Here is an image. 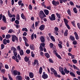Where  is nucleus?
I'll use <instances>...</instances> for the list:
<instances>
[{"instance_id":"obj_1","label":"nucleus","mask_w":80,"mask_h":80,"mask_svg":"<svg viewBox=\"0 0 80 80\" xmlns=\"http://www.w3.org/2000/svg\"><path fill=\"white\" fill-rule=\"evenodd\" d=\"M11 51H13V53L14 54V55L12 57V58L13 60H15L17 63H18L19 62V61L18 59L17 58V49L15 48L12 47L11 48Z\"/></svg>"},{"instance_id":"obj_2","label":"nucleus","mask_w":80,"mask_h":80,"mask_svg":"<svg viewBox=\"0 0 80 80\" xmlns=\"http://www.w3.org/2000/svg\"><path fill=\"white\" fill-rule=\"evenodd\" d=\"M2 19V20L4 23H7V18L5 17V15H2V14H1L0 15V20H1Z\"/></svg>"},{"instance_id":"obj_3","label":"nucleus","mask_w":80,"mask_h":80,"mask_svg":"<svg viewBox=\"0 0 80 80\" xmlns=\"http://www.w3.org/2000/svg\"><path fill=\"white\" fill-rule=\"evenodd\" d=\"M49 18L51 21H55L56 20V18L54 14H52L51 15V16H49Z\"/></svg>"},{"instance_id":"obj_4","label":"nucleus","mask_w":80,"mask_h":80,"mask_svg":"<svg viewBox=\"0 0 80 80\" xmlns=\"http://www.w3.org/2000/svg\"><path fill=\"white\" fill-rule=\"evenodd\" d=\"M52 3L53 5H54V6H57V5H59L60 4V2H59V1H56L55 0H53L52 2Z\"/></svg>"},{"instance_id":"obj_5","label":"nucleus","mask_w":80,"mask_h":80,"mask_svg":"<svg viewBox=\"0 0 80 80\" xmlns=\"http://www.w3.org/2000/svg\"><path fill=\"white\" fill-rule=\"evenodd\" d=\"M12 42H15L16 40L17 42L18 41V38L15 35H12Z\"/></svg>"},{"instance_id":"obj_6","label":"nucleus","mask_w":80,"mask_h":80,"mask_svg":"<svg viewBox=\"0 0 80 80\" xmlns=\"http://www.w3.org/2000/svg\"><path fill=\"white\" fill-rule=\"evenodd\" d=\"M43 74L42 76V78H43V79H47V78H48V76L47 74L45 73V72H43Z\"/></svg>"},{"instance_id":"obj_7","label":"nucleus","mask_w":80,"mask_h":80,"mask_svg":"<svg viewBox=\"0 0 80 80\" xmlns=\"http://www.w3.org/2000/svg\"><path fill=\"white\" fill-rule=\"evenodd\" d=\"M43 14H44V12L43 11H40L39 12V16L40 18H41L42 19V18H43L44 17L43 16Z\"/></svg>"},{"instance_id":"obj_8","label":"nucleus","mask_w":80,"mask_h":80,"mask_svg":"<svg viewBox=\"0 0 80 80\" xmlns=\"http://www.w3.org/2000/svg\"><path fill=\"white\" fill-rule=\"evenodd\" d=\"M39 38L42 43H45V37L42 36Z\"/></svg>"},{"instance_id":"obj_9","label":"nucleus","mask_w":80,"mask_h":80,"mask_svg":"<svg viewBox=\"0 0 80 80\" xmlns=\"http://www.w3.org/2000/svg\"><path fill=\"white\" fill-rule=\"evenodd\" d=\"M45 26L43 24L39 28V29L41 31L45 29Z\"/></svg>"},{"instance_id":"obj_10","label":"nucleus","mask_w":80,"mask_h":80,"mask_svg":"<svg viewBox=\"0 0 80 80\" xmlns=\"http://www.w3.org/2000/svg\"><path fill=\"white\" fill-rule=\"evenodd\" d=\"M21 17L23 19V20H25V22L27 21V18H26V16L24 15L23 13H22L21 14Z\"/></svg>"},{"instance_id":"obj_11","label":"nucleus","mask_w":80,"mask_h":80,"mask_svg":"<svg viewBox=\"0 0 80 80\" xmlns=\"http://www.w3.org/2000/svg\"><path fill=\"white\" fill-rule=\"evenodd\" d=\"M50 70L52 72H53L54 75H56L57 74V71H56V70H55L54 68H51Z\"/></svg>"},{"instance_id":"obj_12","label":"nucleus","mask_w":80,"mask_h":80,"mask_svg":"<svg viewBox=\"0 0 80 80\" xmlns=\"http://www.w3.org/2000/svg\"><path fill=\"white\" fill-rule=\"evenodd\" d=\"M74 35L75 36V38L76 39V40H78L79 39V37L78 36V34L77 33V32H75L74 33Z\"/></svg>"},{"instance_id":"obj_13","label":"nucleus","mask_w":80,"mask_h":80,"mask_svg":"<svg viewBox=\"0 0 80 80\" xmlns=\"http://www.w3.org/2000/svg\"><path fill=\"white\" fill-rule=\"evenodd\" d=\"M29 76L30 78H33L34 77V74L32 72H31L29 74Z\"/></svg>"},{"instance_id":"obj_14","label":"nucleus","mask_w":80,"mask_h":80,"mask_svg":"<svg viewBox=\"0 0 80 80\" xmlns=\"http://www.w3.org/2000/svg\"><path fill=\"white\" fill-rule=\"evenodd\" d=\"M69 38H70L71 40L72 41H74L75 40V37L72 36V35H70L69 36Z\"/></svg>"},{"instance_id":"obj_15","label":"nucleus","mask_w":80,"mask_h":80,"mask_svg":"<svg viewBox=\"0 0 80 80\" xmlns=\"http://www.w3.org/2000/svg\"><path fill=\"white\" fill-rule=\"evenodd\" d=\"M55 54L56 56L58 58H59V59H62V58L61 57V56H60V55L58 54V53L57 52H55Z\"/></svg>"},{"instance_id":"obj_16","label":"nucleus","mask_w":80,"mask_h":80,"mask_svg":"<svg viewBox=\"0 0 80 80\" xmlns=\"http://www.w3.org/2000/svg\"><path fill=\"white\" fill-rule=\"evenodd\" d=\"M44 12L46 15H48L49 14V11L47 9H45Z\"/></svg>"},{"instance_id":"obj_17","label":"nucleus","mask_w":80,"mask_h":80,"mask_svg":"<svg viewBox=\"0 0 80 80\" xmlns=\"http://www.w3.org/2000/svg\"><path fill=\"white\" fill-rule=\"evenodd\" d=\"M63 20L65 25H68V21L67 19H66V18H64Z\"/></svg>"},{"instance_id":"obj_18","label":"nucleus","mask_w":80,"mask_h":80,"mask_svg":"<svg viewBox=\"0 0 80 80\" xmlns=\"http://www.w3.org/2000/svg\"><path fill=\"white\" fill-rule=\"evenodd\" d=\"M24 61L26 62H28L29 61V58H28V57L27 56H25L24 58Z\"/></svg>"},{"instance_id":"obj_19","label":"nucleus","mask_w":80,"mask_h":80,"mask_svg":"<svg viewBox=\"0 0 80 80\" xmlns=\"http://www.w3.org/2000/svg\"><path fill=\"white\" fill-rule=\"evenodd\" d=\"M11 37V35L9 34H7L5 38L6 39H9Z\"/></svg>"},{"instance_id":"obj_20","label":"nucleus","mask_w":80,"mask_h":80,"mask_svg":"<svg viewBox=\"0 0 80 80\" xmlns=\"http://www.w3.org/2000/svg\"><path fill=\"white\" fill-rule=\"evenodd\" d=\"M56 15L57 17H58V18H59V19H60V18H61V16H60V14L59 13H56Z\"/></svg>"},{"instance_id":"obj_21","label":"nucleus","mask_w":80,"mask_h":80,"mask_svg":"<svg viewBox=\"0 0 80 80\" xmlns=\"http://www.w3.org/2000/svg\"><path fill=\"white\" fill-rule=\"evenodd\" d=\"M70 75L72 76V77H76V76H75V73H74L71 72H70L69 73Z\"/></svg>"},{"instance_id":"obj_22","label":"nucleus","mask_w":80,"mask_h":80,"mask_svg":"<svg viewBox=\"0 0 80 80\" xmlns=\"http://www.w3.org/2000/svg\"><path fill=\"white\" fill-rule=\"evenodd\" d=\"M68 30L65 31V32H64V37H67V36H68Z\"/></svg>"},{"instance_id":"obj_23","label":"nucleus","mask_w":80,"mask_h":80,"mask_svg":"<svg viewBox=\"0 0 80 80\" xmlns=\"http://www.w3.org/2000/svg\"><path fill=\"white\" fill-rule=\"evenodd\" d=\"M73 11L75 13H78V11L76 8H73Z\"/></svg>"},{"instance_id":"obj_24","label":"nucleus","mask_w":80,"mask_h":80,"mask_svg":"<svg viewBox=\"0 0 80 80\" xmlns=\"http://www.w3.org/2000/svg\"><path fill=\"white\" fill-rule=\"evenodd\" d=\"M64 71L66 74H68V73H70V71L67 70V69L65 68L64 69Z\"/></svg>"},{"instance_id":"obj_25","label":"nucleus","mask_w":80,"mask_h":80,"mask_svg":"<svg viewBox=\"0 0 80 80\" xmlns=\"http://www.w3.org/2000/svg\"><path fill=\"white\" fill-rule=\"evenodd\" d=\"M45 55L46 56V57L47 58H48L50 57V55H49V54L48 53L46 52L45 53Z\"/></svg>"},{"instance_id":"obj_26","label":"nucleus","mask_w":80,"mask_h":80,"mask_svg":"<svg viewBox=\"0 0 80 80\" xmlns=\"http://www.w3.org/2000/svg\"><path fill=\"white\" fill-rule=\"evenodd\" d=\"M23 38L25 41V42H28V39H27V38L25 36L23 37Z\"/></svg>"},{"instance_id":"obj_27","label":"nucleus","mask_w":80,"mask_h":80,"mask_svg":"<svg viewBox=\"0 0 80 80\" xmlns=\"http://www.w3.org/2000/svg\"><path fill=\"white\" fill-rule=\"evenodd\" d=\"M30 48L31 49V50H34L35 49V47H34V46L33 45H30Z\"/></svg>"},{"instance_id":"obj_28","label":"nucleus","mask_w":80,"mask_h":80,"mask_svg":"<svg viewBox=\"0 0 80 80\" xmlns=\"http://www.w3.org/2000/svg\"><path fill=\"white\" fill-rule=\"evenodd\" d=\"M50 38L52 41L53 42H55V38H54V37H53V36H51L50 37Z\"/></svg>"},{"instance_id":"obj_29","label":"nucleus","mask_w":80,"mask_h":80,"mask_svg":"<svg viewBox=\"0 0 80 80\" xmlns=\"http://www.w3.org/2000/svg\"><path fill=\"white\" fill-rule=\"evenodd\" d=\"M42 46V47H43V48H45V44L43 42H42V43H41L40 44V46Z\"/></svg>"},{"instance_id":"obj_30","label":"nucleus","mask_w":80,"mask_h":80,"mask_svg":"<svg viewBox=\"0 0 80 80\" xmlns=\"http://www.w3.org/2000/svg\"><path fill=\"white\" fill-rule=\"evenodd\" d=\"M54 76H55V77H58V78H60L61 77V76H60V75L58 74V75L57 72H56V75H54Z\"/></svg>"},{"instance_id":"obj_31","label":"nucleus","mask_w":80,"mask_h":80,"mask_svg":"<svg viewBox=\"0 0 80 80\" xmlns=\"http://www.w3.org/2000/svg\"><path fill=\"white\" fill-rule=\"evenodd\" d=\"M13 73L15 75H17L18 71H17V70H14L13 71Z\"/></svg>"},{"instance_id":"obj_32","label":"nucleus","mask_w":80,"mask_h":80,"mask_svg":"<svg viewBox=\"0 0 80 80\" xmlns=\"http://www.w3.org/2000/svg\"><path fill=\"white\" fill-rule=\"evenodd\" d=\"M67 12L68 15H70V16H71V11L70 9H68L67 11Z\"/></svg>"},{"instance_id":"obj_33","label":"nucleus","mask_w":80,"mask_h":80,"mask_svg":"<svg viewBox=\"0 0 80 80\" xmlns=\"http://www.w3.org/2000/svg\"><path fill=\"white\" fill-rule=\"evenodd\" d=\"M16 78L17 80H20V76H17L16 77Z\"/></svg>"},{"instance_id":"obj_34","label":"nucleus","mask_w":80,"mask_h":80,"mask_svg":"<svg viewBox=\"0 0 80 80\" xmlns=\"http://www.w3.org/2000/svg\"><path fill=\"white\" fill-rule=\"evenodd\" d=\"M24 54V52H23V50L21 49L20 51V55L22 56V55H23Z\"/></svg>"},{"instance_id":"obj_35","label":"nucleus","mask_w":80,"mask_h":80,"mask_svg":"<svg viewBox=\"0 0 80 80\" xmlns=\"http://www.w3.org/2000/svg\"><path fill=\"white\" fill-rule=\"evenodd\" d=\"M7 39H4L3 40V43L4 45H7Z\"/></svg>"},{"instance_id":"obj_36","label":"nucleus","mask_w":80,"mask_h":80,"mask_svg":"<svg viewBox=\"0 0 80 80\" xmlns=\"http://www.w3.org/2000/svg\"><path fill=\"white\" fill-rule=\"evenodd\" d=\"M75 22L74 21L71 22L72 25L73 26V27H74L76 28V26H75Z\"/></svg>"},{"instance_id":"obj_37","label":"nucleus","mask_w":80,"mask_h":80,"mask_svg":"<svg viewBox=\"0 0 80 80\" xmlns=\"http://www.w3.org/2000/svg\"><path fill=\"white\" fill-rule=\"evenodd\" d=\"M31 54L32 57L34 58L35 57V54L33 53V52L32 51L31 52Z\"/></svg>"},{"instance_id":"obj_38","label":"nucleus","mask_w":80,"mask_h":80,"mask_svg":"<svg viewBox=\"0 0 80 80\" xmlns=\"http://www.w3.org/2000/svg\"><path fill=\"white\" fill-rule=\"evenodd\" d=\"M49 45L51 48H53L54 45L52 43H50Z\"/></svg>"},{"instance_id":"obj_39","label":"nucleus","mask_w":80,"mask_h":80,"mask_svg":"<svg viewBox=\"0 0 80 80\" xmlns=\"http://www.w3.org/2000/svg\"><path fill=\"white\" fill-rule=\"evenodd\" d=\"M5 48V45L3 44H2L1 45V50H3V48Z\"/></svg>"},{"instance_id":"obj_40","label":"nucleus","mask_w":80,"mask_h":80,"mask_svg":"<svg viewBox=\"0 0 80 80\" xmlns=\"http://www.w3.org/2000/svg\"><path fill=\"white\" fill-rule=\"evenodd\" d=\"M39 49L40 50L41 52H43V47H42L41 46H40L39 47Z\"/></svg>"},{"instance_id":"obj_41","label":"nucleus","mask_w":80,"mask_h":80,"mask_svg":"<svg viewBox=\"0 0 80 80\" xmlns=\"http://www.w3.org/2000/svg\"><path fill=\"white\" fill-rule=\"evenodd\" d=\"M72 44L74 45H77V41L74 40V41H73V42H72Z\"/></svg>"},{"instance_id":"obj_42","label":"nucleus","mask_w":80,"mask_h":80,"mask_svg":"<svg viewBox=\"0 0 80 80\" xmlns=\"http://www.w3.org/2000/svg\"><path fill=\"white\" fill-rule=\"evenodd\" d=\"M72 62L74 64H76L77 62V61L76 59H73L72 60Z\"/></svg>"},{"instance_id":"obj_43","label":"nucleus","mask_w":80,"mask_h":80,"mask_svg":"<svg viewBox=\"0 0 80 80\" xmlns=\"http://www.w3.org/2000/svg\"><path fill=\"white\" fill-rule=\"evenodd\" d=\"M29 9L30 10H32V5H31V4H29Z\"/></svg>"},{"instance_id":"obj_44","label":"nucleus","mask_w":80,"mask_h":80,"mask_svg":"<svg viewBox=\"0 0 80 80\" xmlns=\"http://www.w3.org/2000/svg\"><path fill=\"white\" fill-rule=\"evenodd\" d=\"M26 52L27 54H29L30 53V50L29 49H27L26 51Z\"/></svg>"},{"instance_id":"obj_45","label":"nucleus","mask_w":80,"mask_h":80,"mask_svg":"<svg viewBox=\"0 0 80 80\" xmlns=\"http://www.w3.org/2000/svg\"><path fill=\"white\" fill-rule=\"evenodd\" d=\"M8 77L9 78V80H13V78H12L11 77V76L10 74H8Z\"/></svg>"},{"instance_id":"obj_46","label":"nucleus","mask_w":80,"mask_h":80,"mask_svg":"<svg viewBox=\"0 0 80 80\" xmlns=\"http://www.w3.org/2000/svg\"><path fill=\"white\" fill-rule=\"evenodd\" d=\"M37 60L35 59L34 60V64H33V66H35V65H36V63H37Z\"/></svg>"},{"instance_id":"obj_47","label":"nucleus","mask_w":80,"mask_h":80,"mask_svg":"<svg viewBox=\"0 0 80 80\" xmlns=\"http://www.w3.org/2000/svg\"><path fill=\"white\" fill-rule=\"evenodd\" d=\"M22 31H25L26 32H28V30L27 28H23L22 30Z\"/></svg>"},{"instance_id":"obj_48","label":"nucleus","mask_w":80,"mask_h":80,"mask_svg":"<svg viewBox=\"0 0 80 80\" xmlns=\"http://www.w3.org/2000/svg\"><path fill=\"white\" fill-rule=\"evenodd\" d=\"M16 19L17 20H20V16H19V14H18L16 16Z\"/></svg>"},{"instance_id":"obj_49","label":"nucleus","mask_w":80,"mask_h":80,"mask_svg":"<svg viewBox=\"0 0 80 80\" xmlns=\"http://www.w3.org/2000/svg\"><path fill=\"white\" fill-rule=\"evenodd\" d=\"M58 30H59V29H58V27H56L54 28V30L56 32H58Z\"/></svg>"},{"instance_id":"obj_50","label":"nucleus","mask_w":80,"mask_h":80,"mask_svg":"<svg viewBox=\"0 0 80 80\" xmlns=\"http://www.w3.org/2000/svg\"><path fill=\"white\" fill-rule=\"evenodd\" d=\"M59 68V70H60V71H63V68L61 67H60Z\"/></svg>"},{"instance_id":"obj_51","label":"nucleus","mask_w":80,"mask_h":80,"mask_svg":"<svg viewBox=\"0 0 80 80\" xmlns=\"http://www.w3.org/2000/svg\"><path fill=\"white\" fill-rule=\"evenodd\" d=\"M49 61L50 63H53L54 62L53 61V60L50 58L49 59Z\"/></svg>"},{"instance_id":"obj_52","label":"nucleus","mask_w":80,"mask_h":80,"mask_svg":"<svg viewBox=\"0 0 80 80\" xmlns=\"http://www.w3.org/2000/svg\"><path fill=\"white\" fill-rule=\"evenodd\" d=\"M17 50H19V53L20 54V46L17 47Z\"/></svg>"},{"instance_id":"obj_53","label":"nucleus","mask_w":80,"mask_h":80,"mask_svg":"<svg viewBox=\"0 0 80 80\" xmlns=\"http://www.w3.org/2000/svg\"><path fill=\"white\" fill-rule=\"evenodd\" d=\"M58 47H59L60 48H62V44L58 43Z\"/></svg>"},{"instance_id":"obj_54","label":"nucleus","mask_w":80,"mask_h":80,"mask_svg":"<svg viewBox=\"0 0 80 80\" xmlns=\"http://www.w3.org/2000/svg\"><path fill=\"white\" fill-rule=\"evenodd\" d=\"M69 3L72 6V5H74V3L72 1H70L69 2Z\"/></svg>"},{"instance_id":"obj_55","label":"nucleus","mask_w":80,"mask_h":80,"mask_svg":"<svg viewBox=\"0 0 80 80\" xmlns=\"http://www.w3.org/2000/svg\"><path fill=\"white\" fill-rule=\"evenodd\" d=\"M46 8L47 9H48V10H51V6H47L46 7Z\"/></svg>"},{"instance_id":"obj_56","label":"nucleus","mask_w":80,"mask_h":80,"mask_svg":"<svg viewBox=\"0 0 80 80\" xmlns=\"http://www.w3.org/2000/svg\"><path fill=\"white\" fill-rule=\"evenodd\" d=\"M27 32H24V33L23 34V36H27Z\"/></svg>"},{"instance_id":"obj_57","label":"nucleus","mask_w":80,"mask_h":80,"mask_svg":"<svg viewBox=\"0 0 80 80\" xmlns=\"http://www.w3.org/2000/svg\"><path fill=\"white\" fill-rule=\"evenodd\" d=\"M1 72L2 73H4L5 72V70L3 69L1 70Z\"/></svg>"},{"instance_id":"obj_58","label":"nucleus","mask_w":80,"mask_h":80,"mask_svg":"<svg viewBox=\"0 0 80 80\" xmlns=\"http://www.w3.org/2000/svg\"><path fill=\"white\" fill-rule=\"evenodd\" d=\"M15 23H16L17 25H18V24H19V21L18 20H16L15 21Z\"/></svg>"},{"instance_id":"obj_59","label":"nucleus","mask_w":80,"mask_h":80,"mask_svg":"<svg viewBox=\"0 0 80 80\" xmlns=\"http://www.w3.org/2000/svg\"><path fill=\"white\" fill-rule=\"evenodd\" d=\"M31 40H33L34 38V36L33 35V34H32L31 36Z\"/></svg>"},{"instance_id":"obj_60","label":"nucleus","mask_w":80,"mask_h":80,"mask_svg":"<svg viewBox=\"0 0 80 80\" xmlns=\"http://www.w3.org/2000/svg\"><path fill=\"white\" fill-rule=\"evenodd\" d=\"M28 42H25V45L26 47H29V45L27 43Z\"/></svg>"},{"instance_id":"obj_61","label":"nucleus","mask_w":80,"mask_h":80,"mask_svg":"<svg viewBox=\"0 0 80 80\" xmlns=\"http://www.w3.org/2000/svg\"><path fill=\"white\" fill-rule=\"evenodd\" d=\"M61 73L63 75H65V72H64L63 71H61Z\"/></svg>"},{"instance_id":"obj_62","label":"nucleus","mask_w":80,"mask_h":80,"mask_svg":"<svg viewBox=\"0 0 80 80\" xmlns=\"http://www.w3.org/2000/svg\"><path fill=\"white\" fill-rule=\"evenodd\" d=\"M20 5H21V8H23V7H24V4H23V3H21Z\"/></svg>"},{"instance_id":"obj_63","label":"nucleus","mask_w":80,"mask_h":80,"mask_svg":"<svg viewBox=\"0 0 80 80\" xmlns=\"http://www.w3.org/2000/svg\"><path fill=\"white\" fill-rule=\"evenodd\" d=\"M15 20V18H12L11 19V21L13 22H14Z\"/></svg>"},{"instance_id":"obj_64","label":"nucleus","mask_w":80,"mask_h":80,"mask_svg":"<svg viewBox=\"0 0 80 80\" xmlns=\"http://www.w3.org/2000/svg\"><path fill=\"white\" fill-rule=\"evenodd\" d=\"M76 73L78 75H80V71H76Z\"/></svg>"}]
</instances>
